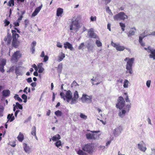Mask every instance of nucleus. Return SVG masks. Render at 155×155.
<instances>
[{
	"label": "nucleus",
	"instance_id": "22",
	"mask_svg": "<svg viewBox=\"0 0 155 155\" xmlns=\"http://www.w3.org/2000/svg\"><path fill=\"white\" fill-rule=\"evenodd\" d=\"M65 57V54L61 52L58 56V59L57 60L58 61L60 62Z\"/></svg>",
	"mask_w": 155,
	"mask_h": 155
},
{
	"label": "nucleus",
	"instance_id": "42",
	"mask_svg": "<svg viewBox=\"0 0 155 155\" xmlns=\"http://www.w3.org/2000/svg\"><path fill=\"white\" fill-rule=\"evenodd\" d=\"M95 43L97 46L98 47H101L102 45V43L98 40H97L96 41Z\"/></svg>",
	"mask_w": 155,
	"mask_h": 155
},
{
	"label": "nucleus",
	"instance_id": "4",
	"mask_svg": "<svg viewBox=\"0 0 155 155\" xmlns=\"http://www.w3.org/2000/svg\"><path fill=\"white\" fill-rule=\"evenodd\" d=\"M113 18L115 21L124 20L128 18V16L123 12H121L114 15Z\"/></svg>",
	"mask_w": 155,
	"mask_h": 155
},
{
	"label": "nucleus",
	"instance_id": "14",
	"mask_svg": "<svg viewBox=\"0 0 155 155\" xmlns=\"http://www.w3.org/2000/svg\"><path fill=\"white\" fill-rule=\"evenodd\" d=\"M65 97L66 101L68 103L71 100H72V94L70 90H68L66 92Z\"/></svg>",
	"mask_w": 155,
	"mask_h": 155
},
{
	"label": "nucleus",
	"instance_id": "30",
	"mask_svg": "<svg viewBox=\"0 0 155 155\" xmlns=\"http://www.w3.org/2000/svg\"><path fill=\"white\" fill-rule=\"evenodd\" d=\"M31 134L33 136H35L36 134V127L35 126H33L31 129Z\"/></svg>",
	"mask_w": 155,
	"mask_h": 155
},
{
	"label": "nucleus",
	"instance_id": "44",
	"mask_svg": "<svg viewBox=\"0 0 155 155\" xmlns=\"http://www.w3.org/2000/svg\"><path fill=\"white\" fill-rule=\"evenodd\" d=\"M80 117L81 118L84 120H86L87 118V116L83 113H81Z\"/></svg>",
	"mask_w": 155,
	"mask_h": 155
},
{
	"label": "nucleus",
	"instance_id": "21",
	"mask_svg": "<svg viewBox=\"0 0 155 155\" xmlns=\"http://www.w3.org/2000/svg\"><path fill=\"white\" fill-rule=\"evenodd\" d=\"M23 147L24 150L27 153H29L30 152L31 148L29 146H28L26 143H23Z\"/></svg>",
	"mask_w": 155,
	"mask_h": 155
},
{
	"label": "nucleus",
	"instance_id": "61",
	"mask_svg": "<svg viewBox=\"0 0 155 155\" xmlns=\"http://www.w3.org/2000/svg\"><path fill=\"white\" fill-rule=\"evenodd\" d=\"M96 16L93 17L91 16V20L92 21H95L96 20Z\"/></svg>",
	"mask_w": 155,
	"mask_h": 155
},
{
	"label": "nucleus",
	"instance_id": "3",
	"mask_svg": "<svg viewBox=\"0 0 155 155\" xmlns=\"http://www.w3.org/2000/svg\"><path fill=\"white\" fill-rule=\"evenodd\" d=\"M83 150L89 154L92 153L95 150L94 144L92 143H88L84 145L82 147Z\"/></svg>",
	"mask_w": 155,
	"mask_h": 155
},
{
	"label": "nucleus",
	"instance_id": "54",
	"mask_svg": "<svg viewBox=\"0 0 155 155\" xmlns=\"http://www.w3.org/2000/svg\"><path fill=\"white\" fill-rule=\"evenodd\" d=\"M131 107V105L130 104L127 105L126 106V110H127V112H129V109Z\"/></svg>",
	"mask_w": 155,
	"mask_h": 155
},
{
	"label": "nucleus",
	"instance_id": "47",
	"mask_svg": "<svg viewBox=\"0 0 155 155\" xmlns=\"http://www.w3.org/2000/svg\"><path fill=\"white\" fill-rule=\"evenodd\" d=\"M84 45V43H81L78 47V49L79 50L82 49V48H83Z\"/></svg>",
	"mask_w": 155,
	"mask_h": 155
},
{
	"label": "nucleus",
	"instance_id": "26",
	"mask_svg": "<svg viewBox=\"0 0 155 155\" xmlns=\"http://www.w3.org/2000/svg\"><path fill=\"white\" fill-rule=\"evenodd\" d=\"M138 145L139 149L140 150L143 152H145L147 148L143 145L138 144Z\"/></svg>",
	"mask_w": 155,
	"mask_h": 155
},
{
	"label": "nucleus",
	"instance_id": "34",
	"mask_svg": "<svg viewBox=\"0 0 155 155\" xmlns=\"http://www.w3.org/2000/svg\"><path fill=\"white\" fill-rule=\"evenodd\" d=\"M55 114L57 116V117H60L62 116V112L59 111V110H58L55 112H54Z\"/></svg>",
	"mask_w": 155,
	"mask_h": 155
},
{
	"label": "nucleus",
	"instance_id": "25",
	"mask_svg": "<svg viewBox=\"0 0 155 155\" xmlns=\"http://www.w3.org/2000/svg\"><path fill=\"white\" fill-rule=\"evenodd\" d=\"M61 138L60 135L57 134L53 136L52 138V140L53 141H57Z\"/></svg>",
	"mask_w": 155,
	"mask_h": 155
},
{
	"label": "nucleus",
	"instance_id": "49",
	"mask_svg": "<svg viewBox=\"0 0 155 155\" xmlns=\"http://www.w3.org/2000/svg\"><path fill=\"white\" fill-rule=\"evenodd\" d=\"M124 94L126 96V97L125 98V101H126V102H130V101L128 98V97L127 95V93H124Z\"/></svg>",
	"mask_w": 155,
	"mask_h": 155
},
{
	"label": "nucleus",
	"instance_id": "17",
	"mask_svg": "<svg viewBox=\"0 0 155 155\" xmlns=\"http://www.w3.org/2000/svg\"><path fill=\"white\" fill-rule=\"evenodd\" d=\"M64 47L66 49L68 48L70 49L71 51H73L74 50L72 45L68 42H65L64 44Z\"/></svg>",
	"mask_w": 155,
	"mask_h": 155
},
{
	"label": "nucleus",
	"instance_id": "16",
	"mask_svg": "<svg viewBox=\"0 0 155 155\" xmlns=\"http://www.w3.org/2000/svg\"><path fill=\"white\" fill-rule=\"evenodd\" d=\"M103 77H101L99 74H97L95 77H93L91 79V81H92L101 82L103 81Z\"/></svg>",
	"mask_w": 155,
	"mask_h": 155
},
{
	"label": "nucleus",
	"instance_id": "1",
	"mask_svg": "<svg viewBox=\"0 0 155 155\" xmlns=\"http://www.w3.org/2000/svg\"><path fill=\"white\" fill-rule=\"evenodd\" d=\"M71 22L69 25V30L72 32H76L80 27L79 21L75 16L71 19Z\"/></svg>",
	"mask_w": 155,
	"mask_h": 155
},
{
	"label": "nucleus",
	"instance_id": "62",
	"mask_svg": "<svg viewBox=\"0 0 155 155\" xmlns=\"http://www.w3.org/2000/svg\"><path fill=\"white\" fill-rule=\"evenodd\" d=\"M119 24H120V26L121 27V28H125V25L124 24L121 23V22H120L119 23Z\"/></svg>",
	"mask_w": 155,
	"mask_h": 155
},
{
	"label": "nucleus",
	"instance_id": "33",
	"mask_svg": "<svg viewBox=\"0 0 155 155\" xmlns=\"http://www.w3.org/2000/svg\"><path fill=\"white\" fill-rule=\"evenodd\" d=\"M126 112H127V110H122V112H120L119 113V116L121 117H123L124 116Z\"/></svg>",
	"mask_w": 155,
	"mask_h": 155
},
{
	"label": "nucleus",
	"instance_id": "18",
	"mask_svg": "<svg viewBox=\"0 0 155 155\" xmlns=\"http://www.w3.org/2000/svg\"><path fill=\"white\" fill-rule=\"evenodd\" d=\"M42 7V5L41 4L40 6L37 8L35 10V11L32 13L31 15V17H35L36 16L41 10Z\"/></svg>",
	"mask_w": 155,
	"mask_h": 155
},
{
	"label": "nucleus",
	"instance_id": "24",
	"mask_svg": "<svg viewBox=\"0 0 155 155\" xmlns=\"http://www.w3.org/2000/svg\"><path fill=\"white\" fill-rule=\"evenodd\" d=\"M13 114H8L7 116V119H8V121H9L11 122L14 119L15 117H14L13 116Z\"/></svg>",
	"mask_w": 155,
	"mask_h": 155
},
{
	"label": "nucleus",
	"instance_id": "9",
	"mask_svg": "<svg viewBox=\"0 0 155 155\" xmlns=\"http://www.w3.org/2000/svg\"><path fill=\"white\" fill-rule=\"evenodd\" d=\"M111 45L114 47H115L116 49L118 51H122L125 49L124 46L120 45L119 44H116L113 41L111 42Z\"/></svg>",
	"mask_w": 155,
	"mask_h": 155
},
{
	"label": "nucleus",
	"instance_id": "5",
	"mask_svg": "<svg viewBox=\"0 0 155 155\" xmlns=\"http://www.w3.org/2000/svg\"><path fill=\"white\" fill-rule=\"evenodd\" d=\"M92 96H89L86 94H83L81 100L83 103H91L92 101Z\"/></svg>",
	"mask_w": 155,
	"mask_h": 155
},
{
	"label": "nucleus",
	"instance_id": "59",
	"mask_svg": "<svg viewBox=\"0 0 155 155\" xmlns=\"http://www.w3.org/2000/svg\"><path fill=\"white\" fill-rule=\"evenodd\" d=\"M44 70V69L43 68H39L38 72L39 73H42L43 72Z\"/></svg>",
	"mask_w": 155,
	"mask_h": 155
},
{
	"label": "nucleus",
	"instance_id": "46",
	"mask_svg": "<svg viewBox=\"0 0 155 155\" xmlns=\"http://www.w3.org/2000/svg\"><path fill=\"white\" fill-rule=\"evenodd\" d=\"M60 96L61 98H63L64 100H65V95L64 94L63 92H61L60 94Z\"/></svg>",
	"mask_w": 155,
	"mask_h": 155
},
{
	"label": "nucleus",
	"instance_id": "38",
	"mask_svg": "<svg viewBox=\"0 0 155 155\" xmlns=\"http://www.w3.org/2000/svg\"><path fill=\"white\" fill-rule=\"evenodd\" d=\"M128 81L127 80H125L124 82L123 86L124 88H127L128 86Z\"/></svg>",
	"mask_w": 155,
	"mask_h": 155
},
{
	"label": "nucleus",
	"instance_id": "2",
	"mask_svg": "<svg viewBox=\"0 0 155 155\" xmlns=\"http://www.w3.org/2000/svg\"><path fill=\"white\" fill-rule=\"evenodd\" d=\"M135 60V58H131L128 57L126 58L124 61H127V64L126 65V73L129 74H130L133 73V71L132 70V66L134 63Z\"/></svg>",
	"mask_w": 155,
	"mask_h": 155
},
{
	"label": "nucleus",
	"instance_id": "29",
	"mask_svg": "<svg viewBox=\"0 0 155 155\" xmlns=\"http://www.w3.org/2000/svg\"><path fill=\"white\" fill-rule=\"evenodd\" d=\"M4 41H7L8 45H9L11 43V37L8 36L7 37H5L4 39Z\"/></svg>",
	"mask_w": 155,
	"mask_h": 155
},
{
	"label": "nucleus",
	"instance_id": "37",
	"mask_svg": "<svg viewBox=\"0 0 155 155\" xmlns=\"http://www.w3.org/2000/svg\"><path fill=\"white\" fill-rule=\"evenodd\" d=\"M14 0H10L8 4V5L9 6H12L14 5Z\"/></svg>",
	"mask_w": 155,
	"mask_h": 155
},
{
	"label": "nucleus",
	"instance_id": "41",
	"mask_svg": "<svg viewBox=\"0 0 155 155\" xmlns=\"http://www.w3.org/2000/svg\"><path fill=\"white\" fill-rule=\"evenodd\" d=\"M15 106L17 107V108H19L20 109H22V106L19 104L18 102H16V103Z\"/></svg>",
	"mask_w": 155,
	"mask_h": 155
},
{
	"label": "nucleus",
	"instance_id": "28",
	"mask_svg": "<svg viewBox=\"0 0 155 155\" xmlns=\"http://www.w3.org/2000/svg\"><path fill=\"white\" fill-rule=\"evenodd\" d=\"M18 140L20 142H22L24 139V136L21 132L17 137Z\"/></svg>",
	"mask_w": 155,
	"mask_h": 155
},
{
	"label": "nucleus",
	"instance_id": "36",
	"mask_svg": "<svg viewBox=\"0 0 155 155\" xmlns=\"http://www.w3.org/2000/svg\"><path fill=\"white\" fill-rule=\"evenodd\" d=\"M87 48L88 50L90 51H92L93 49V46L91 45L90 43H88L87 45Z\"/></svg>",
	"mask_w": 155,
	"mask_h": 155
},
{
	"label": "nucleus",
	"instance_id": "12",
	"mask_svg": "<svg viewBox=\"0 0 155 155\" xmlns=\"http://www.w3.org/2000/svg\"><path fill=\"white\" fill-rule=\"evenodd\" d=\"M122 128L121 126H119L114 130L113 131V134L114 136L117 137L121 133L122 130Z\"/></svg>",
	"mask_w": 155,
	"mask_h": 155
},
{
	"label": "nucleus",
	"instance_id": "56",
	"mask_svg": "<svg viewBox=\"0 0 155 155\" xmlns=\"http://www.w3.org/2000/svg\"><path fill=\"white\" fill-rule=\"evenodd\" d=\"M57 46L58 47L61 48L62 47V45L60 42H57Z\"/></svg>",
	"mask_w": 155,
	"mask_h": 155
},
{
	"label": "nucleus",
	"instance_id": "20",
	"mask_svg": "<svg viewBox=\"0 0 155 155\" xmlns=\"http://www.w3.org/2000/svg\"><path fill=\"white\" fill-rule=\"evenodd\" d=\"M10 93V91L8 90H4L2 91V95L3 97L9 96Z\"/></svg>",
	"mask_w": 155,
	"mask_h": 155
},
{
	"label": "nucleus",
	"instance_id": "11",
	"mask_svg": "<svg viewBox=\"0 0 155 155\" xmlns=\"http://www.w3.org/2000/svg\"><path fill=\"white\" fill-rule=\"evenodd\" d=\"M86 138L88 140H95L97 139V135L92 133H87L86 134Z\"/></svg>",
	"mask_w": 155,
	"mask_h": 155
},
{
	"label": "nucleus",
	"instance_id": "27",
	"mask_svg": "<svg viewBox=\"0 0 155 155\" xmlns=\"http://www.w3.org/2000/svg\"><path fill=\"white\" fill-rule=\"evenodd\" d=\"M19 43V42L17 41V40L12 41L13 46L15 48H17L18 46Z\"/></svg>",
	"mask_w": 155,
	"mask_h": 155
},
{
	"label": "nucleus",
	"instance_id": "53",
	"mask_svg": "<svg viewBox=\"0 0 155 155\" xmlns=\"http://www.w3.org/2000/svg\"><path fill=\"white\" fill-rule=\"evenodd\" d=\"M151 82V81L150 80H148L147 81L146 85L147 87L148 88L150 87Z\"/></svg>",
	"mask_w": 155,
	"mask_h": 155
},
{
	"label": "nucleus",
	"instance_id": "19",
	"mask_svg": "<svg viewBox=\"0 0 155 155\" xmlns=\"http://www.w3.org/2000/svg\"><path fill=\"white\" fill-rule=\"evenodd\" d=\"M148 53L151 54L149 55V58H152L153 60H155V49L151 48L150 50L148 51Z\"/></svg>",
	"mask_w": 155,
	"mask_h": 155
},
{
	"label": "nucleus",
	"instance_id": "52",
	"mask_svg": "<svg viewBox=\"0 0 155 155\" xmlns=\"http://www.w3.org/2000/svg\"><path fill=\"white\" fill-rule=\"evenodd\" d=\"M3 110V108L2 107H0V116H3L2 113Z\"/></svg>",
	"mask_w": 155,
	"mask_h": 155
},
{
	"label": "nucleus",
	"instance_id": "7",
	"mask_svg": "<svg viewBox=\"0 0 155 155\" xmlns=\"http://www.w3.org/2000/svg\"><path fill=\"white\" fill-rule=\"evenodd\" d=\"M88 35L91 38H99L98 36L94 32L93 28H91L88 30Z\"/></svg>",
	"mask_w": 155,
	"mask_h": 155
},
{
	"label": "nucleus",
	"instance_id": "55",
	"mask_svg": "<svg viewBox=\"0 0 155 155\" xmlns=\"http://www.w3.org/2000/svg\"><path fill=\"white\" fill-rule=\"evenodd\" d=\"M13 24L14 25V27H17L19 25V23L16 21L14 22Z\"/></svg>",
	"mask_w": 155,
	"mask_h": 155
},
{
	"label": "nucleus",
	"instance_id": "6",
	"mask_svg": "<svg viewBox=\"0 0 155 155\" xmlns=\"http://www.w3.org/2000/svg\"><path fill=\"white\" fill-rule=\"evenodd\" d=\"M118 102L116 104V107L119 109H122L124 106L125 101L123 98L120 96L119 97Z\"/></svg>",
	"mask_w": 155,
	"mask_h": 155
},
{
	"label": "nucleus",
	"instance_id": "48",
	"mask_svg": "<svg viewBox=\"0 0 155 155\" xmlns=\"http://www.w3.org/2000/svg\"><path fill=\"white\" fill-rule=\"evenodd\" d=\"M147 31H145L143 33H142L140 35H141L143 37H145L147 36L146 35H147Z\"/></svg>",
	"mask_w": 155,
	"mask_h": 155
},
{
	"label": "nucleus",
	"instance_id": "15",
	"mask_svg": "<svg viewBox=\"0 0 155 155\" xmlns=\"http://www.w3.org/2000/svg\"><path fill=\"white\" fill-rule=\"evenodd\" d=\"M78 93L77 91H75L74 94V97H72L71 104H75L78 101Z\"/></svg>",
	"mask_w": 155,
	"mask_h": 155
},
{
	"label": "nucleus",
	"instance_id": "32",
	"mask_svg": "<svg viewBox=\"0 0 155 155\" xmlns=\"http://www.w3.org/2000/svg\"><path fill=\"white\" fill-rule=\"evenodd\" d=\"M77 154L79 155H87V154L85 152H83L81 150H79L77 151Z\"/></svg>",
	"mask_w": 155,
	"mask_h": 155
},
{
	"label": "nucleus",
	"instance_id": "39",
	"mask_svg": "<svg viewBox=\"0 0 155 155\" xmlns=\"http://www.w3.org/2000/svg\"><path fill=\"white\" fill-rule=\"evenodd\" d=\"M136 31L133 30H130L128 35V37H129L131 36L134 35Z\"/></svg>",
	"mask_w": 155,
	"mask_h": 155
},
{
	"label": "nucleus",
	"instance_id": "23",
	"mask_svg": "<svg viewBox=\"0 0 155 155\" xmlns=\"http://www.w3.org/2000/svg\"><path fill=\"white\" fill-rule=\"evenodd\" d=\"M63 9L61 8H58L57 10L56 15L57 16H61L62 14L63 13Z\"/></svg>",
	"mask_w": 155,
	"mask_h": 155
},
{
	"label": "nucleus",
	"instance_id": "58",
	"mask_svg": "<svg viewBox=\"0 0 155 155\" xmlns=\"http://www.w3.org/2000/svg\"><path fill=\"white\" fill-rule=\"evenodd\" d=\"M48 59V57L47 55H45L44 57V62H46L47 61Z\"/></svg>",
	"mask_w": 155,
	"mask_h": 155
},
{
	"label": "nucleus",
	"instance_id": "50",
	"mask_svg": "<svg viewBox=\"0 0 155 155\" xmlns=\"http://www.w3.org/2000/svg\"><path fill=\"white\" fill-rule=\"evenodd\" d=\"M36 42L35 41H33L31 45V47H33L35 48V46H36Z\"/></svg>",
	"mask_w": 155,
	"mask_h": 155
},
{
	"label": "nucleus",
	"instance_id": "64",
	"mask_svg": "<svg viewBox=\"0 0 155 155\" xmlns=\"http://www.w3.org/2000/svg\"><path fill=\"white\" fill-rule=\"evenodd\" d=\"M72 85V87H73V86H77L78 85V84L75 81H74L73 82Z\"/></svg>",
	"mask_w": 155,
	"mask_h": 155
},
{
	"label": "nucleus",
	"instance_id": "45",
	"mask_svg": "<svg viewBox=\"0 0 155 155\" xmlns=\"http://www.w3.org/2000/svg\"><path fill=\"white\" fill-rule=\"evenodd\" d=\"M4 22L5 24V26H6L10 24V22L8 21V20L6 19L5 20Z\"/></svg>",
	"mask_w": 155,
	"mask_h": 155
},
{
	"label": "nucleus",
	"instance_id": "10",
	"mask_svg": "<svg viewBox=\"0 0 155 155\" xmlns=\"http://www.w3.org/2000/svg\"><path fill=\"white\" fill-rule=\"evenodd\" d=\"M23 68L21 66H16L15 69V73L17 76H22L23 75L22 69Z\"/></svg>",
	"mask_w": 155,
	"mask_h": 155
},
{
	"label": "nucleus",
	"instance_id": "40",
	"mask_svg": "<svg viewBox=\"0 0 155 155\" xmlns=\"http://www.w3.org/2000/svg\"><path fill=\"white\" fill-rule=\"evenodd\" d=\"M19 35L16 34L13 35V40L12 41H15L17 40V38L19 37Z\"/></svg>",
	"mask_w": 155,
	"mask_h": 155
},
{
	"label": "nucleus",
	"instance_id": "60",
	"mask_svg": "<svg viewBox=\"0 0 155 155\" xmlns=\"http://www.w3.org/2000/svg\"><path fill=\"white\" fill-rule=\"evenodd\" d=\"M31 66L33 67L34 68L35 70L36 71H37L38 70V68L36 66V65L35 64H34L33 65H32Z\"/></svg>",
	"mask_w": 155,
	"mask_h": 155
},
{
	"label": "nucleus",
	"instance_id": "35",
	"mask_svg": "<svg viewBox=\"0 0 155 155\" xmlns=\"http://www.w3.org/2000/svg\"><path fill=\"white\" fill-rule=\"evenodd\" d=\"M61 142L60 140L56 141V142L55 143V146L58 148L61 146Z\"/></svg>",
	"mask_w": 155,
	"mask_h": 155
},
{
	"label": "nucleus",
	"instance_id": "31",
	"mask_svg": "<svg viewBox=\"0 0 155 155\" xmlns=\"http://www.w3.org/2000/svg\"><path fill=\"white\" fill-rule=\"evenodd\" d=\"M62 68V64H59L58 67V72L59 73H61V72Z\"/></svg>",
	"mask_w": 155,
	"mask_h": 155
},
{
	"label": "nucleus",
	"instance_id": "8",
	"mask_svg": "<svg viewBox=\"0 0 155 155\" xmlns=\"http://www.w3.org/2000/svg\"><path fill=\"white\" fill-rule=\"evenodd\" d=\"M21 55L18 51H16L13 55L11 60L13 62L17 61L18 58H20Z\"/></svg>",
	"mask_w": 155,
	"mask_h": 155
},
{
	"label": "nucleus",
	"instance_id": "13",
	"mask_svg": "<svg viewBox=\"0 0 155 155\" xmlns=\"http://www.w3.org/2000/svg\"><path fill=\"white\" fill-rule=\"evenodd\" d=\"M6 60L5 59H2L0 60V71L3 73L5 70L4 66L6 64Z\"/></svg>",
	"mask_w": 155,
	"mask_h": 155
},
{
	"label": "nucleus",
	"instance_id": "63",
	"mask_svg": "<svg viewBox=\"0 0 155 155\" xmlns=\"http://www.w3.org/2000/svg\"><path fill=\"white\" fill-rule=\"evenodd\" d=\"M43 65V63H39L38 65V68H43L42 67V66Z\"/></svg>",
	"mask_w": 155,
	"mask_h": 155
},
{
	"label": "nucleus",
	"instance_id": "51",
	"mask_svg": "<svg viewBox=\"0 0 155 155\" xmlns=\"http://www.w3.org/2000/svg\"><path fill=\"white\" fill-rule=\"evenodd\" d=\"M23 18V16L22 15H20L19 16L18 18L16 21L20 23L21 21V20L22 18Z\"/></svg>",
	"mask_w": 155,
	"mask_h": 155
},
{
	"label": "nucleus",
	"instance_id": "43",
	"mask_svg": "<svg viewBox=\"0 0 155 155\" xmlns=\"http://www.w3.org/2000/svg\"><path fill=\"white\" fill-rule=\"evenodd\" d=\"M29 21L28 19H25L24 21L25 28H26L29 25Z\"/></svg>",
	"mask_w": 155,
	"mask_h": 155
},
{
	"label": "nucleus",
	"instance_id": "57",
	"mask_svg": "<svg viewBox=\"0 0 155 155\" xmlns=\"http://www.w3.org/2000/svg\"><path fill=\"white\" fill-rule=\"evenodd\" d=\"M152 48L150 46H149L147 47V48H144V49L147 51V52L148 53V51H149Z\"/></svg>",
	"mask_w": 155,
	"mask_h": 155
}]
</instances>
